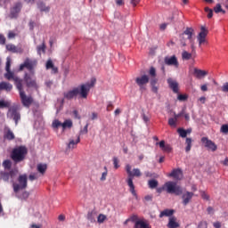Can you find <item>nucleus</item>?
<instances>
[{"label":"nucleus","mask_w":228,"mask_h":228,"mask_svg":"<svg viewBox=\"0 0 228 228\" xmlns=\"http://www.w3.org/2000/svg\"><path fill=\"white\" fill-rule=\"evenodd\" d=\"M198 228H208V222L206 221L200 222Z\"/></svg>","instance_id":"50"},{"label":"nucleus","mask_w":228,"mask_h":228,"mask_svg":"<svg viewBox=\"0 0 228 228\" xmlns=\"http://www.w3.org/2000/svg\"><path fill=\"white\" fill-rule=\"evenodd\" d=\"M194 76L197 79H201V77H206V76H208V71L195 68Z\"/></svg>","instance_id":"21"},{"label":"nucleus","mask_w":228,"mask_h":228,"mask_svg":"<svg viewBox=\"0 0 228 228\" xmlns=\"http://www.w3.org/2000/svg\"><path fill=\"white\" fill-rule=\"evenodd\" d=\"M168 228H177L179 227V223H177V218L175 216L169 217V222L167 224Z\"/></svg>","instance_id":"23"},{"label":"nucleus","mask_w":228,"mask_h":228,"mask_svg":"<svg viewBox=\"0 0 228 228\" xmlns=\"http://www.w3.org/2000/svg\"><path fill=\"white\" fill-rule=\"evenodd\" d=\"M205 12L208 13V19L213 18V11L209 7H206Z\"/></svg>","instance_id":"43"},{"label":"nucleus","mask_w":228,"mask_h":228,"mask_svg":"<svg viewBox=\"0 0 228 228\" xmlns=\"http://www.w3.org/2000/svg\"><path fill=\"white\" fill-rule=\"evenodd\" d=\"M184 115V110H182L180 113L178 114H175V120H178L180 118V117H183Z\"/></svg>","instance_id":"56"},{"label":"nucleus","mask_w":228,"mask_h":228,"mask_svg":"<svg viewBox=\"0 0 228 228\" xmlns=\"http://www.w3.org/2000/svg\"><path fill=\"white\" fill-rule=\"evenodd\" d=\"M222 92L228 94V82H225L223 86L221 87Z\"/></svg>","instance_id":"51"},{"label":"nucleus","mask_w":228,"mask_h":228,"mask_svg":"<svg viewBox=\"0 0 228 228\" xmlns=\"http://www.w3.org/2000/svg\"><path fill=\"white\" fill-rule=\"evenodd\" d=\"M201 92H208V84H204L200 86Z\"/></svg>","instance_id":"61"},{"label":"nucleus","mask_w":228,"mask_h":228,"mask_svg":"<svg viewBox=\"0 0 228 228\" xmlns=\"http://www.w3.org/2000/svg\"><path fill=\"white\" fill-rule=\"evenodd\" d=\"M7 115H10L13 118L15 126L19 125V121L20 119V113H19L17 107L9 108Z\"/></svg>","instance_id":"13"},{"label":"nucleus","mask_w":228,"mask_h":228,"mask_svg":"<svg viewBox=\"0 0 228 228\" xmlns=\"http://www.w3.org/2000/svg\"><path fill=\"white\" fill-rule=\"evenodd\" d=\"M117 6H124L125 2L124 0H116Z\"/></svg>","instance_id":"59"},{"label":"nucleus","mask_w":228,"mask_h":228,"mask_svg":"<svg viewBox=\"0 0 228 228\" xmlns=\"http://www.w3.org/2000/svg\"><path fill=\"white\" fill-rule=\"evenodd\" d=\"M28 179L29 181H35L38 179V177H37V175H29Z\"/></svg>","instance_id":"64"},{"label":"nucleus","mask_w":228,"mask_h":228,"mask_svg":"<svg viewBox=\"0 0 228 228\" xmlns=\"http://www.w3.org/2000/svg\"><path fill=\"white\" fill-rule=\"evenodd\" d=\"M62 126V123L60 122V120L55 119L53 121L52 123V127H53V129H58V127H61Z\"/></svg>","instance_id":"36"},{"label":"nucleus","mask_w":228,"mask_h":228,"mask_svg":"<svg viewBox=\"0 0 228 228\" xmlns=\"http://www.w3.org/2000/svg\"><path fill=\"white\" fill-rule=\"evenodd\" d=\"M94 86H95V78H93L91 82L82 84L79 86L74 87L73 89L64 93V99L72 101V99H76L78 95L80 99H88L90 89L94 88Z\"/></svg>","instance_id":"2"},{"label":"nucleus","mask_w":228,"mask_h":228,"mask_svg":"<svg viewBox=\"0 0 228 228\" xmlns=\"http://www.w3.org/2000/svg\"><path fill=\"white\" fill-rule=\"evenodd\" d=\"M164 61L166 65L179 69V61H177V57H175V55H173L171 57H165Z\"/></svg>","instance_id":"15"},{"label":"nucleus","mask_w":228,"mask_h":228,"mask_svg":"<svg viewBox=\"0 0 228 228\" xmlns=\"http://www.w3.org/2000/svg\"><path fill=\"white\" fill-rule=\"evenodd\" d=\"M213 226L215 228H221L222 227V223L221 222H216L213 224Z\"/></svg>","instance_id":"63"},{"label":"nucleus","mask_w":228,"mask_h":228,"mask_svg":"<svg viewBox=\"0 0 228 228\" xmlns=\"http://www.w3.org/2000/svg\"><path fill=\"white\" fill-rule=\"evenodd\" d=\"M88 123L84 126L83 130L80 131V134H88Z\"/></svg>","instance_id":"53"},{"label":"nucleus","mask_w":228,"mask_h":228,"mask_svg":"<svg viewBox=\"0 0 228 228\" xmlns=\"http://www.w3.org/2000/svg\"><path fill=\"white\" fill-rule=\"evenodd\" d=\"M35 75L29 73H25L24 81L28 88H34V90H38V84H37V78L33 77Z\"/></svg>","instance_id":"9"},{"label":"nucleus","mask_w":228,"mask_h":228,"mask_svg":"<svg viewBox=\"0 0 228 228\" xmlns=\"http://www.w3.org/2000/svg\"><path fill=\"white\" fill-rule=\"evenodd\" d=\"M61 127L63 129V131H65V129H70V127H72V120L70 119H67L65 120L62 125H61Z\"/></svg>","instance_id":"31"},{"label":"nucleus","mask_w":228,"mask_h":228,"mask_svg":"<svg viewBox=\"0 0 228 228\" xmlns=\"http://www.w3.org/2000/svg\"><path fill=\"white\" fill-rule=\"evenodd\" d=\"M150 76L151 77H156V69L154 67H151L149 71Z\"/></svg>","instance_id":"48"},{"label":"nucleus","mask_w":228,"mask_h":228,"mask_svg":"<svg viewBox=\"0 0 228 228\" xmlns=\"http://www.w3.org/2000/svg\"><path fill=\"white\" fill-rule=\"evenodd\" d=\"M6 49L7 51H11V53H17V46L15 45H7Z\"/></svg>","instance_id":"41"},{"label":"nucleus","mask_w":228,"mask_h":228,"mask_svg":"<svg viewBox=\"0 0 228 228\" xmlns=\"http://www.w3.org/2000/svg\"><path fill=\"white\" fill-rule=\"evenodd\" d=\"M176 122H177V119H175V118H170L168 119V125L171 126L172 127H175Z\"/></svg>","instance_id":"44"},{"label":"nucleus","mask_w":228,"mask_h":228,"mask_svg":"<svg viewBox=\"0 0 228 228\" xmlns=\"http://www.w3.org/2000/svg\"><path fill=\"white\" fill-rule=\"evenodd\" d=\"M193 142V140H191V138L187 137L185 140V143H186V147H185V152H190V151H191V142Z\"/></svg>","instance_id":"32"},{"label":"nucleus","mask_w":228,"mask_h":228,"mask_svg":"<svg viewBox=\"0 0 228 228\" xmlns=\"http://www.w3.org/2000/svg\"><path fill=\"white\" fill-rule=\"evenodd\" d=\"M201 142H203L204 147L208 149V151H212V152H215L216 149H218V146H216V143L215 142L209 140L208 137H202Z\"/></svg>","instance_id":"11"},{"label":"nucleus","mask_w":228,"mask_h":228,"mask_svg":"<svg viewBox=\"0 0 228 228\" xmlns=\"http://www.w3.org/2000/svg\"><path fill=\"white\" fill-rule=\"evenodd\" d=\"M20 10H22V4H15V5L11 9V19H17V17H19V13H20Z\"/></svg>","instance_id":"16"},{"label":"nucleus","mask_w":228,"mask_h":228,"mask_svg":"<svg viewBox=\"0 0 228 228\" xmlns=\"http://www.w3.org/2000/svg\"><path fill=\"white\" fill-rule=\"evenodd\" d=\"M3 166L4 168H7L8 170H10V168H12V160L10 159H6L3 162Z\"/></svg>","instance_id":"39"},{"label":"nucleus","mask_w":228,"mask_h":228,"mask_svg":"<svg viewBox=\"0 0 228 228\" xmlns=\"http://www.w3.org/2000/svg\"><path fill=\"white\" fill-rule=\"evenodd\" d=\"M174 195H183V188L180 185H177L175 182H167L162 187L157 188V193H163V191Z\"/></svg>","instance_id":"5"},{"label":"nucleus","mask_w":228,"mask_h":228,"mask_svg":"<svg viewBox=\"0 0 228 228\" xmlns=\"http://www.w3.org/2000/svg\"><path fill=\"white\" fill-rule=\"evenodd\" d=\"M28 197H29V192L28 191H24L21 195V199H23L24 200H26Z\"/></svg>","instance_id":"58"},{"label":"nucleus","mask_w":228,"mask_h":228,"mask_svg":"<svg viewBox=\"0 0 228 228\" xmlns=\"http://www.w3.org/2000/svg\"><path fill=\"white\" fill-rule=\"evenodd\" d=\"M45 41H43L41 45H37V54H39V56H42V53H45Z\"/></svg>","instance_id":"29"},{"label":"nucleus","mask_w":228,"mask_h":228,"mask_svg":"<svg viewBox=\"0 0 228 228\" xmlns=\"http://www.w3.org/2000/svg\"><path fill=\"white\" fill-rule=\"evenodd\" d=\"M13 86L8 82L0 83V90H5V92H12Z\"/></svg>","instance_id":"22"},{"label":"nucleus","mask_w":228,"mask_h":228,"mask_svg":"<svg viewBox=\"0 0 228 228\" xmlns=\"http://www.w3.org/2000/svg\"><path fill=\"white\" fill-rule=\"evenodd\" d=\"M0 44L2 45H4V44H6V37H4V36L0 34Z\"/></svg>","instance_id":"55"},{"label":"nucleus","mask_w":228,"mask_h":228,"mask_svg":"<svg viewBox=\"0 0 228 228\" xmlns=\"http://www.w3.org/2000/svg\"><path fill=\"white\" fill-rule=\"evenodd\" d=\"M159 184V183L156 179H151V180L148 181V186L151 190H154L155 188H158Z\"/></svg>","instance_id":"30"},{"label":"nucleus","mask_w":228,"mask_h":228,"mask_svg":"<svg viewBox=\"0 0 228 228\" xmlns=\"http://www.w3.org/2000/svg\"><path fill=\"white\" fill-rule=\"evenodd\" d=\"M81 142V138L79 135L77 138V141L70 140L69 142L68 143V149H76V145H77Z\"/></svg>","instance_id":"27"},{"label":"nucleus","mask_w":228,"mask_h":228,"mask_svg":"<svg viewBox=\"0 0 228 228\" xmlns=\"http://www.w3.org/2000/svg\"><path fill=\"white\" fill-rule=\"evenodd\" d=\"M177 133L181 138H186V136H188V131L184 130L183 128H178Z\"/></svg>","instance_id":"35"},{"label":"nucleus","mask_w":228,"mask_h":228,"mask_svg":"<svg viewBox=\"0 0 228 228\" xmlns=\"http://www.w3.org/2000/svg\"><path fill=\"white\" fill-rule=\"evenodd\" d=\"M28 156V148L24 145L16 146L11 151L10 158L15 165L22 163Z\"/></svg>","instance_id":"4"},{"label":"nucleus","mask_w":228,"mask_h":228,"mask_svg":"<svg viewBox=\"0 0 228 228\" xmlns=\"http://www.w3.org/2000/svg\"><path fill=\"white\" fill-rule=\"evenodd\" d=\"M142 120L147 124V122H149L151 119L149 118V117H147V115H145V113H143L142 115Z\"/></svg>","instance_id":"62"},{"label":"nucleus","mask_w":228,"mask_h":228,"mask_svg":"<svg viewBox=\"0 0 228 228\" xmlns=\"http://www.w3.org/2000/svg\"><path fill=\"white\" fill-rule=\"evenodd\" d=\"M208 33L209 31L208 30V28H206V27L202 26L200 28V32L198 35L199 45H202V44H206V37H208Z\"/></svg>","instance_id":"14"},{"label":"nucleus","mask_w":228,"mask_h":228,"mask_svg":"<svg viewBox=\"0 0 228 228\" xmlns=\"http://www.w3.org/2000/svg\"><path fill=\"white\" fill-rule=\"evenodd\" d=\"M113 165H114V168L117 170L118 168H120V165H118V163H120V160H118V158L117 157H113Z\"/></svg>","instance_id":"40"},{"label":"nucleus","mask_w":228,"mask_h":228,"mask_svg":"<svg viewBox=\"0 0 228 228\" xmlns=\"http://www.w3.org/2000/svg\"><path fill=\"white\" fill-rule=\"evenodd\" d=\"M169 177H173L176 181H181L183 179V171L181 169H174L169 174Z\"/></svg>","instance_id":"20"},{"label":"nucleus","mask_w":228,"mask_h":228,"mask_svg":"<svg viewBox=\"0 0 228 228\" xmlns=\"http://www.w3.org/2000/svg\"><path fill=\"white\" fill-rule=\"evenodd\" d=\"M221 133H224V134H228V125H223L221 126Z\"/></svg>","instance_id":"52"},{"label":"nucleus","mask_w":228,"mask_h":228,"mask_svg":"<svg viewBox=\"0 0 228 228\" xmlns=\"http://www.w3.org/2000/svg\"><path fill=\"white\" fill-rule=\"evenodd\" d=\"M174 215V209H165L159 214V218H163V216H170L172 217Z\"/></svg>","instance_id":"28"},{"label":"nucleus","mask_w":228,"mask_h":228,"mask_svg":"<svg viewBox=\"0 0 228 228\" xmlns=\"http://www.w3.org/2000/svg\"><path fill=\"white\" fill-rule=\"evenodd\" d=\"M177 99H178V101L184 102L188 99V95H186V94H178Z\"/></svg>","instance_id":"47"},{"label":"nucleus","mask_w":228,"mask_h":228,"mask_svg":"<svg viewBox=\"0 0 228 228\" xmlns=\"http://www.w3.org/2000/svg\"><path fill=\"white\" fill-rule=\"evenodd\" d=\"M108 176V171L102 173L101 181H106V177Z\"/></svg>","instance_id":"60"},{"label":"nucleus","mask_w":228,"mask_h":228,"mask_svg":"<svg viewBox=\"0 0 228 228\" xmlns=\"http://www.w3.org/2000/svg\"><path fill=\"white\" fill-rule=\"evenodd\" d=\"M96 216H97V212H95V210H92L87 213L86 218L89 222H91V224H94L95 223Z\"/></svg>","instance_id":"25"},{"label":"nucleus","mask_w":228,"mask_h":228,"mask_svg":"<svg viewBox=\"0 0 228 228\" xmlns=\"http://www.w3.org/2000/svg\"><path fill=\"white\" fill-rule=\"evenodd\" d=\"M46 170H47V164L37 165V171L39 172V174H45Z\"/></svg>","instance_id":"33"},{"label":"nucleus","mask_w":228,"mask_h":228,"mask_svg":"<svg viewBox=\"0 0 228 228\" xmlns=\"http://www.w3.org/2000/svg\"><path fill=\"white\" fill-rule=\"evenodd\" d=\"M37 8L40 10V12H45L46 13L51 10V7L46 6L45 4L42 1L37 2Z\"/></svg>","instance_id":"24"},{"label":"nucleus","mask_w":228,"mask_h":228,"mask_svg":"<svg viewBox=\"0 0 228 228\" xmlns=\"http://www.w3.org/2000/svg\"><path fill=\"white\" fill-rule=\"evenodd\" d=\"M38 65V61L37 60L26 58L24 62L20 65L19 70L20 72H22L24 69H27L28 70V74L31 76H35V69H37V66Z\"/></svg>","instance_id":"6"},{"label":"nucleus","mask_w":228,"mask_h":228,"mask_svg":"<svg viewBox=\"0 0 228 228\" xmlns=\"http://www.w3.org/2000/svg\"><path fill=\"white\" fill-rule=\"evenodd\" d=\"M195 35V30L192 28H187L183 33L180 35V42L183 47H186V40L192 42V37Z\"/></svg>","instance_id":"7"},{"label":"nucleus","mask_w":228,"mask_h":228,"mask_svg":"<svg viewBox=\"0 0 228 228\" xmlns=\"http://www.w3.org/2000/svg\"><path fill=\"white\" fill-rule=\"evenodd\" d=\"M4 138L5 140H9L10 142L12 140H15V134H13L12 129H10V127L8 126H4Z\"/></svg>","instance_id":"18"},{"label":"nucleus","mask_w":228,"mask_h":228,"mask_svg":"<svg viewBox=\"0 0 228 228\" xmlns=\"http://www.w3.org/2000/svg\"><path fill=\"white\" fill-rule=\"evenodd\" d=\"M4 77L5 79H7L8 81H14V85L16 86V88H20L22 86V79L19 78V77L15 76V73H13V71L9 70L6 71V73L4 74Z\"/></svg>","instance_id":"10"},{"label":"nucleus","mask_w":228,"mask_h":228,"mask_svg":"<svg viewBox=\"0 0 228 228\" xmlns=\"http://www.w3.org/2000/svg\"><path fill=\"white\" fill-rule=\"evenodd\" d=\"M45 67H46V69L49 70V69H52V68L54 67V63H53V61H52V60H48V61H46Z\"/></svg>","instance_id":"46"},{"label":"nucleus","mask_w":228,"mask_h":228,"mask_svg":"<svg viewBox=\"0 0 228 228\" xmlns=\"http://www.w3.org/2000/svg\"><path fill=\"white\" fill-rule=\"evenodd\" d=\"M104 220H106V216L102 215V214H100L98 216V224H103Z\"/></svg>","instance_id":"45"},{"label":"nucleus","mask_w":228,"mask_h":228,"mask_svg":"<svg viewBox=\"0 0 228 228\" xmlns=\"http://www.w3.org/2000/svg\"><path fill=\"white\" fill-rule=\"evenodd\" d=\"M182 58H183V60H191V53H190L186 51H183L182 53Z\"/></svg>","instance_id":"38"},{"label":"nucleus","mask_w":228,"mask_h":228,"mask_svg":"<svg viewBox=\"0 0 228 228\" xmlns=\"http://www.w3.org/2000/svg\"><path fill=\"white\" fill-rule=\"evenodd\" d=\"M193 192L190 191H186L182 195L183 206H188V204H190V201L191 200V199H193Z\"/></svg>","instance_id":"19"},{"label":"nucleus","mask_w":228,"mask_h":228,"mask_svg":"<svg viewBox=\"0 0 228 228\" xmlns=\"http://www.w3.org/2000/svg\"><path fill=\"white\" fill-rule=\"evenodd\" d=\"M134 228H149V224L143 220H139L134 224Z\"/></svg>","instance_id":"26"},{"label":"nucleus","mask_w":228,"mask_h":228,"mask_svg":"<svg viewBox=\"0 0 228 228\" xmlns=\"http://www.w3.org/2000/svg\"><path fill=\"white\" fill-rule=\"evenodd\" d=\"M131 165L127 164L126 166V172L128 175L126 179V184L129 187V191L132 193L134 197H136V191L134 190V183H133V179L134 177H142V171L140 168H134L131 170Z\"/></svg>","instance_id":"3"},{"label":"nucleus","mask_w":228,"mask_h":228,"mask_svg":"<svg viewBox=\"0 0 228 228\" xmlns=\"http://www.w3.org/2000/svg\"><path fill=\"white\" fill-rule=\"evenodd\" d=\"M17 90L20 94L21 104H23L25 108H29V106L33 104V96L26 95V92H24V87L22 86Z\"/></svg>","instance_id":"8"},{"label":"nucleus","mask_w":228,"mask_h":228,"mask_svg":"<svg viewBox=\"0 0 228 228\" xmlns=\"http://www.w3.org/2000/svg\"><path fill=\"white\" fill-rule=\"evenodd\" d=\"M99 114L97 112H93L91 115V120H97Z\"/></svg>","instance_id":"57"},{"label":"nucleus","mask_w":228,"mask_h":228,"mask_svg":"<svg viewBox=\"0 0 228 228\" xmlns=\"http://www.w3.org/2000/svg\"><path fill=\"white\" fill-rule=\"evenodd\" d=\"M128 219L130 220V222H134V224H136L138 221H140V219H138V216H132Z\"/></svg>","instance_id":"54"},{"label":"nucleus","mask_w":228,"mask_h":228,"mask_svg":"<svg viewBox=\"0 0 228 228\" xmlns=\"http://www.w3.org/2000/svg\"><path fill=\"white\" fill-rule=\"evenodd\" d=\"M215 13H225V11L222 9V5L220 4H217L216 7H214Z\"/></svg>","instance_id":"34"},{"label":"nucleus","mask_w":228,"mask_h":228,"mask_svg":"<svg viewBox=\"0 0 228 228\" xmlns=\"http://www.w3.org/2000/svg\"><path fill=\"white\" fill-rule=\"evenodd\" d=\"M150 79L147 75H142L135 78V83L139 86L140 90H145V85H148Z\"/></svg>","instance_id":"12"},{"label":"nucleus","mask_w":228,"mask_h":228,"mask_svg":"<svg viewBox=\"0 0 228 228\" xmlns=\"http://www.w3.org/2000/svg\"><path fill=\"white\" fill-rule=\"evenodd\" d=\"M162 151H164V152H172V146H170V144H166Z\"/></svg>","instance_id":"49"},{"label":"nucleus","mask_w":228,"mask_h":228,"mask_svg":"<svg viewBox=\"0 0 228 228\" xmlns=\"http://www.w3.org/2000/svg\"><path fill=\"white\" fill-rule=\"evenodd\" d=\"M10 106H11L10 102H5L4 100H0V109L10 108Z\"/></svg>","instance_id":"37"},{"label":"nucleus","mask_w":228,"mask_h":228,"mask_svg":"<svg viewBox=\"0 0 228 228\" xmlns=\"http://www.w3.org/2000/svg\"><path fill=\"white\" fill-rule=\"evenodd\" d=\"M167 84L174 94H179V83L176 80H174L173 78H167Z\"/></svg>","instance_id":"17"},{"label":"nucleus","mask_w":228,"mask_h":228,"mask_svg":"<svg viewBox=\"0 0 228 228\" xmlns=\"http://www.w3.org/2000/svg\"><path fill=\"white\" fill-rule=\"evenodd\" d=\"M11 67H12V59H10V57H7L5 70H6V71L11 70V69H10Z\"/></svg>","instance_id":"42"},{"label":"nucleus","mask_w":228,"mask_h":228,"mask_svg":"<svg viewBox=\"0 0 228 228\" xmlns=\"http://www.w3.org/2000/svg\"><path fill=\"white\" fill-rule=\"evenodd\" d=\"M18 175L19 169H11L9 172H0V179L4 181V183H12L14 193H19L20 190H26V188H28V175H20L17 183L15 179H17Z\"/></svg>","instance_id":"1"}]
</instances>
